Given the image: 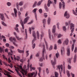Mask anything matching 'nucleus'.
Wrapping results in <instances>:
<instances>
[{
    "label": "nucleus",
    "mask_w": 77,
    "mask_h": 77,
    "mask_svg": "<svg viewBox=\"0 0 77 77\" xmlns=\"http://www.w3.org/2000/svg\"><path fill=\"white\" fill-rule=\"evenodd\" d=\"M46 53V50L45 49V45H43V48L42 50V57L40 58L39 60L40 62H42L43 60H45V57H44V53Z\"/></svg>",
    "instance_id": "1"
},
{
    "label": "nucleus",
    "mask_w": 77,
    "mask_h": 77,
    "mask_svg": "<svg viewBox=\"0 0 77 77\" xmlns=\"http://www.w3.org/2000/svg\"><path fill=\"white\" fill-rule=\"evenodd\" d=\"M37 74H38V72H37V71H36V72H33L32 73H30L28 74V77H36V75H37Z\"/></svg>",
    "instance_id": "2"
},
{
    "label": "nucleus",
    "mask_w": 77,
    "mask_h": 77,
    "mask_svg": "<svg viewBox=\"0 0 77 77\" xmlns=\"http://www.w3.org/2000/svg\"><path fill=\"white\" fill-rule=\"evenodd\" d=\"M70 30L72 29L71 31V33L70 34V36H71L72 35V33H73V32H74V30L75 25L74 24H73L72 23H71L70 24Z\"/></svg>",
    "instance_id": "3"
},
{
    "label": "nucleus",
    "mask_w": 77,
    "mask_h": 77,
    "mask_svg": "<svg viewBox=\"0 0 77 77\" xmlns=\"http://www.w3.org/2000/svg\"><path fill=\"white\" fill-rule=\"evenodd\" d=\"M57 69H58L59 70L60 76V77H62V75H61V72L60 71V69H61V72H62V70H63V66H62V65H58V66H57Z\"/></svg>",
    "instance_id": "4"
},
{
    "label": "nucleus",
    "mask_w": 77,
    "mask_h": 77,
    "mask_svg": "<svg viewBox=\"0 0 77 77\" xmlns=\"http://www.w3.org/2000/svg\"><path fill=\"white\" fill-rule=\"evenodd\" d=\"M9 39L10 41H12L13 42V44L15 46H17V45L16 44V43L14 42H16V39L14 37L13 38L12 37H11L9 38Z\"/></svg>",
    "instance_id": "5"
},
{
    "label": "nucleus",
    "mask_w": 77,
    "mask_h": 77,
    "mask_svg": "<svg viewBox=\"0 0 77 77\" xmlns=\"http://www.w3.org/2000/svg\"><path fill=\"white\" fill-rule=\"evenodd\" d=\"M14 13H12L11 14V15H12V16H13V17H14L15 15V17H17V12L18 11H17V9H16V8H14Z\"/></svg>",
    "instance_id": "6"
},
{
    "label": "nucleus",
    "mask_w": 77,
    "mask_h": 77,
    "mask_svg": "<svg viewBox=\"0 0 77 77\" xmlns=\"http://www.w3.org/2000/svg\"><path fill=\"white\" fill-rule=\"evenodd\" d=\"M0 72H3L4 73V74L5 75H8V74H6L5 73H4V72H5V73H9V74H10L11 72H8L7 71H6V70H4L3 69H2L1 68H0Z\"/></svg>",
    "instance_id": "7"
},
{
    "label": "nucleus",
    "mask_w": 77,
    "mask_h": 77,
    "mask_svg": "<svg viewBox=\"0 0 77 77\" xmlns=\"http://www.w3.org/2000/svg\"><path fill=\"white\" fill-rule=\"evenodd\" d=\"M64 17H66V18H67V19H68V18H69L70 16H69V14H68L67 11H66L65 12Z\"/></svg>",
    "instance_id": "8"
},
{
    "label": "nucleus",
    "mask_w": 77,
    "mask_h": 77,
    "mask_svg": "<svg viewBox=\"0 0 77 77\" xmlns=\"http://www.w3.org/2000/svg\"><path fill=\"white\" fill-rule=\"evenodd\" d=\"M0 18L2 21H5V18L4 17V14L2 13L1 14L0 13Z\"/></svg>",
    "instance_id": "9"
},
{
    "label": "nucleus",
    "mask_w": 77,
    "mask_h": 77,
    "mask_svg": "<svg viewBox=\"0 0 77 77\" xmlns=\"http://www.w3.org/2000/svg\"><path fill=\"white\" fill-rule=\"evenodd\" d=\"M37 8H35L32 11V12H34L35 18L36 20H37V15H36V10H37Z\"/></svg>",
    "instance_id": "10"
},
{
    "label": "nucleus",
    "mask_w": 77,
    "mask_h": 77,
    "mask_svg": "<svg viewBox=\"0 0 77 77\" xmlns=\"http://www.w3.org/2000/svg\"><path fill=\"white\" fill-rule=\"evenodd\" d=\"M51 62L52 64L54 65H56V57H54V61H53L52 60H51Z\"/></svg>",
    "instance_id": "11"
},
{
    "label": "nucleus",
    "mask_w": 77,
    "mask_h": 77,
    "mask_svg": "<svg viewBox=\"0 0 77 77\" xmlns=\"http://www.w3.org/2000/svg\"><path fill=\"white\" fill-rule=\"evenodd\" d=\"M29 17H26L25 18L23 21V23L24 24H26V23H27V21H28V20H29Z\"/></svg>",
    "instance_id": "12"
},
{
    "label": "nucleus",
    "mask_w": 77,
    "mask_h": 77,
    "mask_svg": "<svg viewBox=\"0 0 77 77\" xmlns=\"http://www.w3.org/2000/svg\"><path fill=\"white\" fill-rule=\"evenodd\" d=\"M69 42V40H68V38H66V40L64 41L63 42V44L64 45H67L68 44V42Z\"/></svg>",
    "instance_id": "13"
},
{
    "label": "nucleus",
    "mask_w": 77,
    "mask_h": 77,
    "mask_svg": "<svg viewBox=\"0 0 77 77\" xmlns=\"http://www.w3.org/2000/svg\"><path fill=\"white\" fill-rule=\"evenodd\" d=\"M65 53V48L62 47L61 49V55H63V54Z\"/></svg>",
    "instance_id": "14"
},
{
    "label": "nucleus",
    "mask_w": 77,
    "mask_h": 77,
    "mask_svg": "<svg viewBox=\"0 0 77 77\" xmlns=\"http://www.w3.org/2000/svg\"><path fill=\"white\" fill-rule=\"evenodd\" d=\"M18 27H19V25L18 24H17L16 25V27L14 28V29L16 30L17 32L19 33V30H18Z\"/></svg>",
    "instance_id": "15"
},
{
    "label": "nucleus",
    "mask_w": 77,
    "mask_h": 77,
    "mask_svg": "<svg viewBox=\"0 0 77 77\" xmlns=\"http://www.w3.org/2000/svg\"><path fill=\"white\" fill-rule=\"evenodd\" d=\"M20 23L22 27V29H24V23H23V22L22 21V20H20Z\"/></svg>",
    "instance_id": "16"
},
{
    "label": "nucleus",
    "mask_w": 77,
    "mask_h": 77,
    "mask_svg": "<svg viewBox=\"0 0 77 77\" xmlns=\"http://www.w3.org/2000/svg\"><path fill=\"white\" fill-rule=\"evenodd\" d=\"M31 29H32V30H35V28L33 27H32L31 28L29 27V30L30 34H31V33H32V31L31 30Z\"/></svg>",
    "instance_id": "17"
},
{
    "label": "nucleus",
    "mask_w": 77,
    "mask_h": 77,
    "mask_svg": "<svg viewBox=\"0 0 77 77\" xmlns=\"http://www.w3.org/2000/svg\"><path fill=\"white\" fill-rule=\"evenodd\" d=\"M56 32V26L54 25L52 28V32L55 33Z\"/></svg>",
    "instance_id": "18"
},
{
    "label": "nucleus",
    "mask_w": 77,
    "mask_h": 77,
    "mask_svg": "<svg viewBox=\"0 0 77 77\" xmlns=\"http://www.w3.org/2000/svg\"><path fill=\"white\" fill-rule=\"evenodd\" d=\"M76 59H77V55L75 54L74 55L73 58V62H74V63L76 62Z\"/></svg>",
    "instance_id": "19"
},
{
    "label": "nucleus",
    "mask_w": 77,
    "mask_h": 77,
    "mask_svg": "<svg viewBox=\"0 0 77 77\" xmlns=\"http://www.w3.org/2000/svg\"><path fill=\"white\" fill-rule=\"evenodd\" d=\"M61 2L63 3V5H62V6H63V9H65V3H64V2H63V0H60Z\"/></svg>",
    "instance_id": "20"
},
{
    "label": "nucleus",
    "mask_w": 77,
    "mask_h": 77,
    "mask_svg": "<svg viewBox=\"0 0 77 77\" xmlns=\"http://www.w3.org/2000/svg\"><path fill=\"white\" fill-rule=\"evenodd\" d=\"M36 35H37V38L38 39H39V31H36Z\"/></svg>",
    "instance_id": "21"
},
{
    "label": "nucleus",
    "mask_w": 77,
    "mask_h": 77,
    "mask_svg": "<svg viewBox=\"0 0 77 77\" xmlns=\"http://www.w3.org/2000/svg\"><path fill=\"white\" fill-rule=\"evenodd\" d=\"M51 3H52L51 1L50 0H48V3L47 4L48 6V7H50V5L51 4Z\"/></svg>",
    "instance_id": "22"
},
{
    "label": "nucleus",
    "mask_w": 77,
    "mask_h": 77,
    "mask_svg": "<svg viewBox=\"0 0 77 77\" xmlns=\"http://www.w3.org/2000/svg\"><path fill=\"white\" fill-rule=\"evenodd\" d=\"M48 33H49V37L50 39H51V32H50V30H48Z\"/></svg>",
    "instance_id": "23"
},
{
    "label": "nucleus",
    "mask_w": 77,
    "mask_h": 77,
    "mask_svg": "<svg viewBox=\"0 0 77 77\" xmlns=\"http://www.w3.org/2000/svg\"><path fill=\"white\" fill-rule=\"evenodd\" d=\"M55 76H53L51 75V77H58V75H59V74H58V73H57V72H55Z\"/></svg>",
    "instance_id": "24"
},
{
    "label": "nucleus",
    "mask_w": 77,
    "mask_h": 77,
    "mask_svg": "<svg viewBox=\"0 0 77 77\" xmlns=\"http://www.w3.org/2000/svg\"><path fill=\"white\" fill-rule=\"evenodd\" d=\"M32 36L33 37L36 36V32H35V31H33L32 32Z\"/></svg>",
    "instance_id": "25"
},
{
    "label": "nucleus",
    "mask_w": 77,
    "mask_h": 77,
    "mask_svg": "<svg viewBox=\"0 0 77 77\" xmlns=\"http://www.w3.org/2000/svg\"><path fill=\"white\" fill-rule=\"evenodd\" d=\"M67 54L68 56H70V50L69 49H68L67 50Z\"/></svg>",
    "instance_id": "26"
},
{
    "label": "nucleus",
    "mask_w": 77,
    "mask_h": 77,
    "mask_svg": "<svg viewBox=\"0 0 77 77\" xmlns=\"http://www.w3.org/2000/svg\"><path fill=\"white\" fill-rule=\"evenodd\" d=\"M25 39H27V29H25Z\"/></svg>",
    "instance_id": "27"
},
{
    "label": "nucleus",
    "mask_w": 77,
    "mask_h": 77,
    "mask_svg": "<svg viewBox=\"0 0 77 77\" xmlns=\"http://www.w3.org/2000/svg\"><path fill=\"white\" fill-rule=\"evenodd\" d=\"M17 51L20 53H24V51L21 50L19 49H17Z\"/></svg>",
    "instance_id": "28"
},
{
    "label": "nucleus",
    "mask_w": 77,
    "mask_h": 77,
    "mask_svg": "<svg viewBox=\"0 0 77 77\" xmlns=\"http://www.w3.org/2000/svg\"><path fill=\"white\" fill-rule=\"evenodd\" d=\"M46 23V20L45 19H44L43 20V26L44 27H45V23Z\"/></svg>",
    "instance_id": "29"
},
{
    "label": "nucleus",
    "mask_w": 77,
    "mask_h": 77,
    "mask_svg": "<svg viewBox=\"0 0 77 77\" xmlns=\"http://www.w3.org/2000/svg\"><path fill=\"white\" fill-rule=\"evenodd\" d=\"M51 21V19L50 17H49L48 19V24H50V22Z\"/></svg>",
    "instance_id": "30"
},
{
    "label": "nucleus",
    "mask_w": 77,
    "mask_h": 77,
    "mask_svg": "<svg viewBox=\"0 0 77 77\" xmlns=\"http://www.w3.org/2000/svg\"><path fill=\"white\" fill-rule=\"evenodd\" d=\"M36 4H37V2L35 1V2L33 5L32 6L33 8H35V7H36Z\"/></svg>",
    "instance_id": "31"
},
{
    "label": "nucleus",
    "mask_w": 77,
    "mask_h": 77,
    "mask_svg": "<svg viewBox=\"0 0 77 77\" xmlns=\"http://www.w3.org/2000/svg\"><path fill=\"white\" fill-rule=\"evenodd\" d=\"M42 2V1H39L37 3V6H40V5H41Z\"/></svg>",
    "instance_id": "32"
},
{
    "label": "nucleus",
    "mask_w": 77,
    "mask_h": 77,
    "mask_svg": "<svg viewBox=\"0 0 77 77\" xmlns=\"http://www.w3.org/2000/svg\"><path fill=\"white\" fill-rule=\"evenodd\" d=\"M44 35V33L42 32V34L40 35V39L41 41H42V37Z\"/></svg>",
    "instance_id": "33"
},
{
    "label": "nucleus",
    "mask_w": 77,
    "mask_h": 77,
    "mask_svg": "<svg viewBox=\"0 0 77 77\" xmlns=\"http://www.w3.org/2000/svg\"><path fill=\"white\" fill-rule=\"evenodd\" d=\"M45 42L46 45V49H47V50H48V45L47 44V43L45 41Z\"/></svg>",
    "instance_id": "34"
},
{
    "label": "nucleus",
    "mask_w": 77,
    "mask_h": 77,
    "mask_svg": "<svg viewBox=\"0 0 77 77\" xmlns=\"http://www.w3.org/2000/svg\"><path fill=\"white\" fill-rule=\"evenodd\" d=\"M1 23H2V25H3V26H7V25H6V24L5 23V22H4L2 21Z\"/></svg>",
    "instance_id": "35"
},
{
    "label": "nucleus",
    "mask_w": 77,
    "mask_h": 77,
    "mask_svg": "<svg viewBox=\"0 0 77 77\" xmlns=\"http://www.w3.org/2000/svg\"><path fill=\"white\" fill-rule=\"evenodd\" d=\"M48 16V15H47V14L46 13H44L43 14V17H45V18H47Z\"/></svg>",
    "instance_id": "36"
},
{
    "label": "nucleus",
    "mask_w": 77,
    "mask_h": 77,
    "mask_svg": "<svg viewBox=\"0 0 77 77\" xmlns=\"http://www.w3.org/2000/svg\"><path fill=\"white\" fill-rule=\"evenodd\" d=\"M72 57H71L70 58H68V62H69L70 63H71V60H72Z\"/></svg>",
    "instance_id": "37"
},
{
    "label": "nucleus",
    "mask_w": 77,
    "mask_h": 77,
    "mask_svg": "<svg viewBox=\"0 0 77 77\" xmlns=\"http://www.w3.org/2000/svg\"><path fill=\"white\" fill-rule=\"evenodd\" d=\"M68 77H70V74H69V72L68 71H66Z\"/></svg>",
    "instance_id": "38"
},
{
    "label": "nucleus",
    "mask_w": 77,
    "mask_h": 77,
    "mask_svg": "<svg viewBox=\"0 0 77 77\" xmlns=\"http://www.w3.org/2000/svg\"><path fill=\"white\" fill-rule=\"evenodd\" d=\"M45 9L46 11H48V9L47 7V6L46 5L45 6Z\"/></svg>",
    "instance_id": "39"
},
{
    "label": "nucleus",
    "mask_w": 77,
    "mask_h": 77,
    "mask_svg": "<svg viewBox=\"0 0 77 77\" xmlns=\"http://www.w3.org/2000/svg\"><path fill=\"white\" fill-rule=\"evenodd\" d=\"M74 44H72V51H73V50H74Z\"/></svg>",
    "instance_id": "40"
},
{
    "label": "nucleus",
    "mask_w": 77,
    "mask_h": 77,
    "mask_svg": "<svg viewBox=\"0 0 77 77\" xmlns=\"http://www.w3.org/2000/svg\"><path fill=\"white\" fill-rule=\"evenodd\" d=\"M23 5V2H20L19 4V6H22Z\"/></svg>",
    "instance_id": "41"
},
{
    "label": "nucleus",
    "mask_w": 77,
    "mask_h": 77,
    "mask_svg": "<svg viewBox=\"0 0 77 77\" xmlns=\"http://www.w3.org/2000/svg\"><path fill=\"white\" fill-rule=\"evenodd\" d=\"M56 56L57 58H58V57L59 56V53H56Z\"/></svg>",
    "instance_id": "42"
},
{
    "label": "nucleus",
    "mask_w": 77,
    "mask_h": 77,
    "mask_svg": "<svg viewBox=\"0 0 77 77\" xmlns=\"http://www.w3.org/2000/svg\"><path fill=\"white\" fill-rule=\"evenodd\" d=\"M7 5L8 6H10L11 5V3L10 2H8L7 3Z\"/></svg>",
    "instance_id": "43"
},
{
    "label": "nucleus",
    "mask_w": 77,
    "mask_h": 77,
    "mask_svg": "<svg viewBox=\"0 0 77 77\" xmlns=\"http://www.w3.org/2000/svg\"><path fill=\"white\" fill-rule=\"evenodd\" d=\"M3 50H3V48H1L0 47V53H2Z\"/></svg>",
    "instance_id": "44"
},
{
    "label": "nucleus",
    "mask_w": 77,
    "mask_h": 77,
    "mask_svg": "<svg viewBox=\"0 0 77 77\" xmlns=\"http://www.w3.org/2000/svg\"><path fill=\"white\" fill-rule=\"evenodd\" d=\"M59 8L60 9H61V8H62V3L61 2H60L59 3Z\"/></svg>",
    "instance_id": "45"
},
{
    "label": "nucleus",
    "mask_w": 77,
    "mask_h": 77,
    "mask_svg": "<svg viewBox=\"0 0 77 77\" xmlns=\"http://www.w3.org/2000/svg\"><path fill=\"white\" fill-rule=\"evenodd\" d=\"M2 56L3 59H6V60H8V58H7V57H5V55L3 54L2 55Z\"/></svg>",
    "instance_id": "46"
},
{
    "label": "nucleus",
    "mask_w": 77,
    "mask_h": 77,
    "mask_svg": "<svg viewBox=\"0 0 77 77\" xmlns=\"http://www.w3.org/2000/svg\"><path fill=\"white\" fill-rule=\"evenodd\" d=\"M72 12L73 14H74V15H77V13H76L75 12V11H74V10H72Z\"/></svg>",
    "instance_id": "47"
},
{
    "label": "nucleus",
    "mask_w": 77,
    "mask_h": 77,
    "mask_svg": "<svg viewBox=\"0 0 77 77\" xmlns=\"http://www.w3.org/2000/svg\"><path fill=\"white\" fill-rule=\"evenodd\" d=\"M52 49H53V46H52V45H51L50 46V47L49 48V51H50L51 50H52Z\"/></svg>",
    "instance_id": "48"
},
{
    "label": "nucleus",
    "mask_w": 77,
    "mask_h": 77,
    "mask_svg": "<svg viewBox=\"0 0 77 77\" xmlns=\"http://www.w3.org/2000/svg\"><path fill=\"white\" fill-rule=\"evenodd\" d=\"M63 30L64 31H66V26H63Z\"/></svg>",
    "instance_id": "49"
},
{
    "label": "nucleus",
    "mask_w": 77,
    "mask_h": 77,
    "mask_svg": "<svg viewBox=\"0 0 77 77\" xmlns=\"http://www.w3.org/2000/svg\"><path fill=\"white\" fill-rule=\"evenodd\" d=\"M29 51H27L26 52V57H27L29 55Z\"/></svg>",
    "instance_id": "50"
},
{
    "label": "nucleus",
    "mask_w": 77,
    "mask_h": 77,
    "mask_svg": "<svg viewBox=\"0 0 77 77\" xmlns=\"http://www.w3.org/2000/svg\"><path fill=\"white\" fill-rule=\"evenodd\" d=\"M35 70V67H32L31 68H30V71H32V70Z\"/></svg>",
    "instance_id": "51"
},
{
    "label": "nucleus",
    "mask_w": 77,
    "mask_h": 77,
    "mask_svg": "<svg viewBox=\"0 0 77 77\" xmlns=\"http://www.w3.org/2000/svg\"><path fill=\"white\" fill-rule=\"evenodd\" d=\"M68 69H71V67L69 65H68L67 66Z\"/></svg>",
    "instance_id": "52"
},
{
    "label": "nucleus",
    "mask_w": 77,
    "mask_h": 77,
    "mask_svg": "<svg viewBox=\"0 0 77 77\" xmlns=\"http://www.w3.org/2000/svg\"><path fill=\"white\" fill-rule=\"evenodd\" d=\"M38 11L40 14H42V9H40Z\"/></svg>",
    "instance_id": "53"
},
{
    "label": "nucleus",
    "mask_w": 77,
    "mask_h": 77,
    "mask_svg": "<svg viewBox=\"0 0 77 77\" xmlns=\"http://www.w3.org/2000/svg\"><path fill=\"white\" fill-rule=\"evenodd\" d=\"M74 51L75 53H77V48L76 47H75V50H74Z\"/></svg>",
    "instance_id": "54"
},
{
    "label": "nucleus",
    "mask_w": 77,
    "mask_h": 77,
    "mask_svg": "<svg viewBox=\"0 0 77 77\" xmlns=\"http://www.w3.org/2000/svg\"><path fill=\"white\" fill-rule=\"evenodd\" d=\"M46 72L47 73V74H48L49 71H48V68H46Z\"/></svg>",
    "instance_id": "55"
},
{
    "label": "nucleus",
    "mask_w": 77,
    "mask_h": 77,
    "mask_svg": "<svg viewBox=\"0 0 77 77\" xmlns=\"http://www.w3.org/2000/svg\"><path fill=\"white\" fill-rule=\"evenodd\" d=\"M59 24H60L59 23H58L57 24V27L58 29H59Z\"/></svg>",
    "instance_id": "56"
},
{
    "label": "nucleus",
    "mask_w": 77,
    "mask_h": 77,
    "mask_svg": "<svg viewBox=\"0 0 77 77\" xmlns=\"http://www.w3.org/2000/svg\"><path fill=\"white\" fill-rule=\"evenodd\" d=\"M16 37L17 39V40H20L21 39V38H19V37L17 36H16Z\"/></svg>",
    "instance_id": "57"
},
{
    "label": "nucleus",
    "mask_w": 77,
    "mask_h": 77,
    "mask_svg": "<svg viewBox=\"0 0 77 77\" xmlns=\"http://www.w3.org/2000/svg\"><path fill=\"white\" fill-rule=\"evenodd\" d=\"M62 36V35L60 34H59L58 35L57 37L58 38H60Z\"/></svg>",
    "instance_id": "58"
},
{
    "label": "nucleus",
    "mask_w": 77,
    "mask_h": 77,
    "mask_svg": "<svg viewBox=\"0 0 77 77\" xmlns=\"http://www.w3.org/2000/svg\"><path fill=\"white\" fill-rule=\"evenodd\" d=\"M5 45L7 47H9L10 45L9 43H6L5 44Z\"/></svg>",
    "instance_id": "59"
},
{
    "label": "nucleus",
    "mask_w": 77,
    "mask_h": 77,
    "mask_svg": "<svg viewBox=\"0 0 77 77\" xmlns=\"http://www.w3.org/2000/svg\"><path fill=\"white\" fill-rule=\"evenodd\" d=\"M35 46H36V45L34 43L32 46V47L33 49L35 48Z\"/></svg>",
    "instance_id": "60"
},
{
    "label": "nucleus",
    "mask_w": 77,
    "mask_h": 77,
    "mask_svg": "<svg viewBox=\"0 0 77 77\" xmlns=\"http://www.w3.org/2000/svg\"><path fill=\"white\" fill-rule=\"evenodd\" d=\"M16 59L17 60H20V58L18 56H17Z\"/></svg>",
    "instance_id": "61"
},
{
    "label": "nucleus",
    "mask_w": 77,
    "mask_h": 77,
    "mask_svg": "<svg viewBox=\"0 0 77 77\" xmlns=\"http://www.w3.org/2000/svg\"><path fill=\"white\" fill-rule=\"evenodd\" d=\"M58 42L59 44H61L62 43V42H61V40L60 39H59L58 41Z\"/></svg>",
    "instance_id": "62"
},
{
    "label": "nucleus",
    "mask_w": 77,
    "mask_h": 77,
    "mask_svg": "<svg viewBox=\"0 0 77 77\" xmlns=\"http://www.w3.org/2000/svg\"><path fill=\"white\" fill-rule=\"evenodd\" d=\"M17 10L18 11L19 10V8H20L19 6H18V4H17Z\"/></svg>",
    "instance_id": "63"
},
{
    "label": "nucleus",
    "mask_w": 77,
    "mask_h": 77,
    "mask_svg": "<svg viewBox=\"0 0 77 77\" xmlns=\"http://www.w3.org/2000/svg\"><path fill=\"white\" fill-rule=\"evenodd\" d=\"M71 74L72 77H74V74L72 73V72L71 73Z\"/></svg>",
    "instance_id": "64"
}]
</instances>
